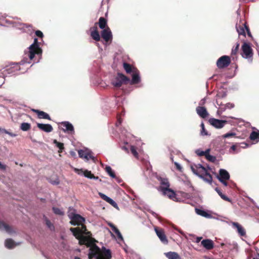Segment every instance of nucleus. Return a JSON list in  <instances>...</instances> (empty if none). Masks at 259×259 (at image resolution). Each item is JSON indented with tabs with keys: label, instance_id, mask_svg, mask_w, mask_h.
I'll use <instances>...</instances> for the list:
<instances>
[{
	"label": "nucleus",
	"instance_id": "nucleus-1",
	"mask_svg": "<svg viewBox=\"0 0 259 259\" xmlns=\"http://www.w3.org/2000/svg\"><path fill=\"white\" fill-rule=\"evenodd\" d=\"M84 221V218L77 214L70 221V223L72 225H80L81 226L71 228L70 230L78 240L80 244H84L90 247L88 255L89 258L93 259L94 257L95 259H110L111 258L110 250L103 247L102 251L95 244L94 240L90 237L91 232L88 231L86 227L83 225Z\"/></svg>",
	"mask_w": 259,
	"mask_h": 259
},
{
	"label": "nucleus",
	"instance_id": "nucleus-2",
	"mask_svg": "<svg viewBox=\"0 0 259 259\" xmlns=\"http://www.w3.org/2000/svg\"><path fill=\"white\" fill-rule=\"evenodd\" d=\"M41 53V50L40 49L37 44V39L35 38L34 39L33 43L28 48V51L25 52V57L23 60H22L19 64H16L13 68H14L15 70L17 71L20 70V67L19 65H24L25 63H30V62L25 60V59H27V57L29 58L30 60H31L34 58L35 54H40Z\"/></svg>",
	"mask_w": 259,
	"mask_h": 259
},
{
	"label": "nucleus",
	"instance_id": "nucleus-3",
	"mask_svg": "<svg viewBox=\"0 0 259 259\" xmlns=\"http://www.w3.org/2000/svg\"><path fill=\"white\" fill-rule=\"evenodd\" d=\"M191 168L194 174L198 176L204 181L208 183H211L212 180V176L208 172V170L201 164H192Z\"/></svg>",
	"mask_w": 259,
	"mask_h": 259
},
{
	"label": "nucleus",
	"instance_id": "nucleus-4",
	"mask_svg": "<svg viewBox=\"0 0 259 259\" xmlns=\"http://www.w3.org/2000/svg\"><path fill=\"white\" fill-rule=\"evenodd\" d=\"M130 81V79L122 73H118L111 81V84L116 88H120L122 84L126 83Z\"/></svg>",
	"mask_w": 259,
	"mask_h": 259
},
{
	"label": "nucleus",
	"instance_id": "nucleus-5",
	"mask_svg": "<svg viewBox=\"0 0 259 259\" xmlns=\"http://www.w3.org/2000/svg\"><path fill=\"white\" fill-rule=\"evenodd\" d=\"M236 29L239 36H240L241 35L245 36L246 32L249 37H252L249 28L246 26L245 22H243L241 21H240L239 23H237L236 25Z\"/></svg>",
	"mask_w": 259,
	"mask_h": 259
},
{
	"label": "nucleus",
	"instance_id": "nucleus-6",
	"mask_svg": "<svg viewBox=\"0 0 259 259\" xmlns=\"http://www.w3.org/2000/svg\"><path fill=\"white\" fill-rule=\"evenodd\" d=\"M242 57L247 59H251L253 56L252 49L249 44L244 42L241 47Z\"/></svg>",
	"mask_w": 259,
	"mask_h": 259
},
{
	"label": "nucleus",
	"instance_id": "nucleus-7",
	"mask_svg": "<svg viewBox=\"0 0 259 259\" xmlns=\"http://www.w3.org/2000/svg\"><path fill=\"white\" fill-rule=\"evenodd\" d=\"M78 153L79 156L85 161L92 160L93 161L95 162L96 160L95 157L93 155L92 152L89 149L85 148L79 150Z\"/></svg>",
	"mask_w": 259,
	"mask_h": 259
},
{
	"label": "nucleus",
	"instance_id": "nucleus-8",
	"mask_svg": "<svg viewBox=\"0 0 259 259\" xmlns=\"http://www.w3.org/2000/svg\"><path fill=\"white\" fill-rule=\"evenodd\" d=\"M230 58L228 56H223L220 57L217 62V65L219 68H224L228 67L230 64Z\"/></svg>",
	"mask_w": 259,
	"mask_h": 259
},
{
	"label": "nucleus",
	"instance_id": "nucleus-9",
	"mask_svg": "<svg viewBox=\"0 0 259 259\" xmlns=\"http://www.w3.org/2000/svg\"><path fill=\"white\" fill-rule=\"evenodd\" d=\"M74 170L78 175L83 176L85 177L90 179L98 180L99 179L98 177H95L93 174H92L91 171H89L87 169L74 168Z\"/></svg>",
	"mask_w": 259,
	"mask_h": 259
},
{
	"label": "nucleus",
	"instance_id": "nucleus-10",
	"mask_svg": "<svg viewBox=\"0 0 259 259\" xmlns=\"http://www.w3.org/2000/svg\"><path fill=\"white\" fill-rule=\"evenodd\" d=\"M209 123L217 128H221L228 122L226 120H220L214 118H211L209 119Z\"/></svg>",
	"mask_w": 259,
	"mask_h": 259
},
{
	"label": "nucleus",
	"instance_id": "nucleus-11",
	"mask_svg": "<svg viewBox=\"0 0 259 259\" xmlns=\"http://www.w3.org/2000/svg\"><path fill=\"white\" fill-rule=\"evenodd\" d=\"M61 126L62 130L65 133L72 134L74 132L73 126L68 121L62 122L61 123Z\"/></svg>",
	"mask_w": 259,
	"mask_h": 259
},
{
	"label": "nucleus",
	"instance_id": "nucleus-12",
	"mask_svg": "<svg viewBox=\"0 0 259 259\" xmlns=\"http://www.w3.org/2000/svg\"><path fill=\"white\" fill-rule=\"evenodd\" d=\"M101 36L106 42L111 40L112 34L110 28L107 27L106 29L103 30L101 32Z\"/></svg>",
	"mask_w": 259,
	"mask_h": 259
},
{
	"label": "nucleus",
	"instance_id": "nucleus-13",
	"mask_svg": "<svg viewBox=\"0 0 259 259\" xmlns=\"http://www.w3.org/2000/svg\"><path fill=\"white\" fill-rule=\"evenodd\" d=\"M154 230L160 241L164 244H167L168 240L164 231L162 229H158L157 227L154 228Z\"/></svg>",
	"mask_w": 259,
	"mask_h": 259
},
{
	"label": "nucleus",
	"instance_id": "nucleus-14",
	"mask_svg": "<svg viewBox=\"0 0 259 259\" xmlns=\"http://www.w3.org/2000/svg\"><path fill=\"white\" fill-rule=\"evenodd\" d=\"M164 195L168 196L170 199L172 200L178 201L179 200L177 198V195L175 192L171 189L168 188L161 191Z\"/></svg>",
	"mask_w": 259,
	"mask_h": 259
},
{
	"label": "nucleus",
	"instance_id": "nucleus-15",
	"mask_svg": "<svg viewBox=\"0 0 259 259\" xmlns=\"http://www.w3.org/2000/svg\"><path fill=\"white\" fill-rule=\"evenodd\" d=\"M196 111L197 114L202 118H205L208 115V113L204 107L199 106L196 108Z\"/></svg>",
	"mask_w": 259,
	"mask_h": 259
},
{
	"label": "nucleus",
	"instance_id": "nucleus-16",
	"mask_svg": "<svg viewBox=\"0 0 259 259\" xmlns=\"http://www.w3.org/2000/svg\"><path fill=\"white\" fill-rule=\"evenodd\" d=\"M232 226L237 229L238 233L241 236H244L246 235V232L244 229L239 223L236 222H232Z\"/></svg>",
	"mask_w": 259,
	"mask_h": 259
},
{
	"label": "nucleus",
	"instance_id": "nucleus-17",
	"mask_svg": "<svg viewBox=\"0 0 259 259\" xmlns=\"http://www.w3.org/2000/svg\"><path fill=\"white\" fill-rule=\"evenodd\" d=\"M159 181L160 183L159 191L161 192L164 190L169 188V183L167 179L160 178L159 179Z\"/></svg>",
	"mask_w": 259,
	"mask_h": 259
},
{
	"label": "nucleus",
	"instance_id": "nucleus-18",
	"mask_svg": "<svg viewBox=\"0 0 259 259\" xmlns=\"http://www.w3.org/2000/svg\"><path fill=\"white\" fill-rule=\"evenodd\" d=\"M37 126L41 131L47 133L51 132L53 131V127L50 124L37 123Z\"/></svg>",
	"mask_w": 259,
	"mask_h": 259
},
{
	"label": "nucleus",
	"instance_id": "nucleus-19",
	"mask_svg": "<svg viewBox=\"0 0 259 259\" xmlns=\"http://www.w3.org/2000/svg\"><path fill=\"white\" fill-rule=\"evenodd\" d=\"M201 245L206 249L210 250L213 248L214 243L210 239H204L201 242Z\"/></svg>",
	"mask_w": 259,
	"mask_h": 259
},
{
	"label": "nucleus",
	"instance_id": "nucleus-20",
	"mask_svg": "<svg viewBox=\"0 0 259 259\" xmlns=\"http://www.w3.org/2000/svg\"><path fill=\"white\" fill-rule=\"evenodd\" d=\"M218 178L219 180H228L230 179V175L226 170L221 169L219 171V175L218 176Z\"/></svg>",
	"mask_w": 259,
	"mask_h": 259
},
{
	"label": "nucleus",
	"instance_id": "nucleus-21",
	"mask_svg": "<svg viewBox=\"0 0 259 259\" xmlns=\"http://www.w3.org/2000/svg\"><path fill=\"white\" fill-rule=\"evenodd\" d=\"M168 259H182L180 255L176 252L169 251L164 253Z\"/></svg>",
	"mask_w": 259,
	"mask_h": 259
},
{
	"label": "nucleus",
	"instance_id": "nucleus-22",
	"mask_svg": "<svg viewBox=\"0 0 259 259\" xmlns=\"http://www.w3.org/2000/svg\"><path fill=\"white\" fill-rule=\"evenodd\" d=\"M91 35L92 37L96 41H99L100 40V36L99 33L97 31V26L91 28Z\"/></svg>",
	"mask_w": 259,
	"mask_h": 259
},
{
	"label": "nucleus",
	"instance_id": "nucleus-23",
	"mask_svg": "<svg viewBox=\"0 0 259 259\" xmlns=\"http://www.w3.org/2000/svg\"><path fill=\"white\" fill-rule=\"evenodd\" d=\"M133 73L132 79L131 81V83L136 84L139 83L140 81V77L139 71L137 69L136 70H133Z\"/></svg>",
	"mask_w": 259,
	"mask_h": 259
},
{
	"label": "nucleus",
	"instance_id": "nucleus-24",
	"mask_svg": "<svg viewBox=\"0 0 259 259\" xmlns=\"http://www.w3.org/2000/svg\"><path fill=\"white\" fill-rule=\"evenodd\" d=\"M33 111L36 113L37 115V116L40 119H47L49 120H51V118L49 115L42 111H39L38 110H33Z\"/></svg>",
	"mask_w": 259,
	"mask_h": 259
},
{
	"label": "nucleus",
	"instance_id": "nucleus-25",
	"mask_svg": "<svg viewBox=\"0 0 259 259\" xmlns=\"http://www.w3.org/2000/svg\"><path fill=\"white\" fill-rule=\"evenodd\" d=\"M108 225L111 228L112 231L117 235L118 239L121 241H123V237L119 230L111 223H108Z\"/></svg>",
	"mask_w": 259,
	"mask_h": 259
},
{
	"label": "nucleus",
	"instance_id": "nucleus-26",
	"mask_svg": "<svg viewBox=\"0 0 259 259\" xmlns=\"http://www.w3.org/2000/svg\"><path fill=\"white\" fill-rule=\"evenodd\" d=\"M101 196L104 200L110 203L113 207L117 208V203L112 199L103 194H101Z\"/></svg>",
	"mask_w": 259,
	"mask_h": 259
},
{
	"label": "nucleus",
	"instance_id": "nucleus-27",
	"mask_svg": "<svg viewBox=\"0 0 259 259\" xmlns=\"http://www.w3.org/2000/svg\"><path fill=\"white\" fill-rule=\"evenodd\" d=\"M105 170L111 178H115L118 183L120 182V179L116 177L114 172L110 166H106L105 167Z\"/></svg>",
	"mask_w": 259,
	"mask_h": 259
},
{
	"label": "nucleus",
	"instance_id": "nucleus-28",
	"mask_svg": "<svg viewBox=\"0 0 259 259\" xmlns=\"http://www.w3.org/2000/svg\"><path fill=\"white\" fill-rule=\"evenodd\" d=\"M19 243H16L12 239H8L5 240V246L9 249L13 248L17 246Z\"/></svg>",
	"mask_w": 259,
	"mask_h": 259
},
{
	"label": "nucleus",
	"instance_id": "nucleus-29",
	"mask_svg": "<svg viewBox=\"0 0 259 259\" xmlns=\"http://www.w3.org/2000/svg\"><path fill=\"white\" fill-rule=\"evenodd\" d=\"M249 138L251 140L258 142L259 141V131L256 130V131L252 132L250 135Z\"/></svg>",
	"mask_w": 259,
	"mask_h": 259
},
{
	"label": "nucleus",
	"instance_id": "nucleus-30",
	"mask_svg": "<svg viewBox=\"0 0 259 259\" xmlns=\"http://www.w3.org/2000/svg\"><path fill=\"white\" fill-rule=\"evenodd\" d=\"M195 210L196 213L199 215H201L202 217H205L207 218H209L211 217L210 214H209L206 211H205L203 209L196 208Z\"/></svg>",
	"mask_w": 259,
	"mask_h": 259
},
{
	"label": "nucleus",
	"instance_id": "nucleus-31",
	"mask_svg": "<svg viewBox=\"0 0 259 259\" xmlns=\"http://www.w3.org/2000/svg\"><path fill=\"white\" fill-rule=\"evenodd\" d=\"M99 26L100 29H104L107 26V21L104 17H100L99 20Z\"/></svg>",
	"mask_w": 259,
	"mask_h": 259
},
{
	"label": "nucleus",
	"instance_id": "nucleus-32",
	"mask_svg": "<svg viewBox=\"0 0 259 259\" xmlns=\"http://www.w3.org/2000/svg\"><path fill=\"white\" fill-rule=\"evenodd\" d=\"M123 66L125 71L128 73L133 72V70H137L135 68H132L131 65L127 63H123Z\"/></svg>",
	"mask_w": 259,
	"mask_h": 259
},
{
	"label": "nucleus",
	"instance_id": "nucleus-33",
	"mask_svg": "<svg viewBox=\"0 0 259 259\" xmlns=\"http://www.w3.org/2000/svg\"><path fill=\"white\" fill-rule=\"evenodd\" d=\"M0 229L5 230L8 233L11 232V227L3 222H0Z\"/></svg>",
	"mask_w": 259,
	"mask_h": 259
},
{
	"label": "nucleus",
	"instance_id": "nucleus-34",
	"mask_svg": "<svg viewBox=\"0 0 259 259\" xmlns=\"http://www.w3.org/2000/svg\"><path fill=\"white\" fill-rule=\"evenodd\" d=\"M31 128V125L30 123L27 122H23L21 123L20 126V129L23 131H27Z\"/></svg>",
	"mask_w": 259,
	"mask_h": 259
},
{
	"label": "nucleus",
	"instance_id": "nucleus-35",
	"mask_svg": "<svg viewBox=\"0 0 259 259\" xmlns=\"http://www.w3.org/2000/svg\"><path fill=\"white\" fill-rule=\"evenodd\" d=\"M53 143L59 149V152L61 153L62 152V150L64 149V145L62 143L58 142L56 140H54Z\"/></svg>",
	"mask_w": 259,
	"mask_h": 259
},
{
	"label": "nucleus",
	"instance_id": "nucleus-36",
	"mask_svg": "<svg viewBox=\"0 0 259 259\" xmlns=\"http://www.w3.org/2000/svg\"><path fill=\"white\" fill-rule=\"evenodd\" d=\"M209 151H210L209 149H207L204 151L201 150V149H197L196 150V153L199 156H205L206 154L208 152H209Z\"/></svg>",
	"mask_w": 259,
	"mask_h": 259
},
{
	"label": "nucleus",
	"instance_id": "nucleus-37",
	"mask_svg": "<svg viewBox=\"0 0 259 259\" xmlns=\"http://www.w3.org/2000/svg\"><path fill=\"white\" fill-rule=\"evenodd\" d=\"M77 214H76L75 212L74 209L69 208V209L68 212V216L69 218L70 219V220H71L73 218H74V217L75 215H76Z\"/></svg>",
	"mask_w": 259,
	"mask_h": 259
},
{
	"label": "nucleus",
	"instance_id": "nucleus-38",
	"mask_svg": "<svg viewBox=\"0 0 259 259\" xmlns=\"http://www.w3.org/2000/svg\"><path fill=\"white\" fill-rule=\"evenodd\" d=\"M53 210L54 212L56 214L63 215L64 214L63 211H62L61 209H60L58 208L54 207H53Z\"/></svg>",
	"mask_w": 259,
	"mask_h": 259
},
{
	"label": "nucleus",
	"instance_id": "nucleus-39",
	"mask_svg": "<svg viewBox=\"0 0 259 259\" xmlns=\"http://www.w3.org/2000/svg\"><path fill=\"white\" fill-rule=\"evenodd\" d=\"M205 157L206 158V159L207 160H208L209 161H211V162H214L216 160V158L215 156H213L212 155H211L209 154V152H208L206 155H205Z\"/></svg>",
	"mask_w": 259,
	"mask_h": 259
},
{
	"label": "nucleus",
	"instance_id": "nucleus-40",
	"mask_svg": "<svg viewBox=\"0 0 259 259\" xmlns=\"http://www.w3.org/2000/svg\"><path fill=\"white\" fill-rule=\"evenodd\" d=\"M200 126L201 127V135H202V136L208 135V133H207V131H206V130L205 129L204 124L203 122H201V123L200 124Z\"/></svg>",
	"mask_w": 259,
	"mask_h": 259
},
{
	"label": "nucleus",
	"instance_id": "nucleus-41",
	"mask_svg": "<svg viewBox=\"0 0 259 259\" xmlns=\"http://www.w3.org/2000/svg\"><path fill=\"white\" fill-rule=\"evenodd\" d=\"M131 152L132 153V154L134 155V156L135 157H136V158L138 157V153L135 146H132L131 147Z\"/></svg>",
	"mask_w": 259,
	"mask_h": 259
},
{
	"label": "nucleus",
	"instance_id": "nucleus-42",
	"mask_svg": "<svg viewBox=\"0 0 259 259\" xmlns=\"http://www.w3.org/2000/svg\"><path fill=\"white\" fill-rule=\"evenodd\" d=\"M46 225L48 227V228H49L51 230H54V226L51 223V222L49 220H48V219H46Z\"/></svg>",
	"mask_w": 259,
	"mask_h": 259
},
{
	"label": "nucleus",
	"instance_id": "nucleus-43",
	"mask_svg": "<svg viewBox=\"0 0 259 259\" xmlns=\"http://www.w3.org/2000/svg\"><path fill=\"white\" fill-rule=\"evenodd\" d=\"M236 135L235 133H228L223 136V138H228L232 137H234Z\"/></svg>",
	"mask_w": 259,
	"mask_h": 259
},
{
	"label": "nucleus",
	"instance_id": "nucleus-44",
	"mask_svg": "<svg viewBox=\"0 0 259 259\" xmlns=\"http://www.w3.org/2000/svg\"><path fill=\"white\" fill-rule=\"evenodd\" d=\"M239 47V44L237 43L236 46L235 48H233L232 50V55H235L237 52Z\"/></svg>",
	"mask_w": 259,
	"mask_h": 259
},
{
	"label": "nucleus",
	"instance_id": "nucleus-45",
	"mask_svg": "<svg viewBox=\"0 0 259 259\" xmlns=\"http://www.w3.org/2000/svg\"><path fill=\"white\" fill-rule=\"evenodd\" d=\"M226 95L227 94L226 92L221 93L220 92L217 94V97L220 98H223L225 97Z\"/></svg>",
	"mask_w": 259,
	"mask_h": 259
},
{
	"label": "nucleus",
	"instance_id": "nucleus-46",
	"mask_svg": "<svg viewBox=\"0 0 259 259\" xmlns=\"http://www.w3.org/2000/svg\"><path fill=\"white\" fill-rule=\"evenodd\" d=\"M235 105L233 103H228L225 105V107L228 109H232L234 107Z\"/></svg>",
	"mask_w": 259,
	"mask_h": 259
},
{
	"label": "nucleus",
	"instance_id": "nucleus-47",
	"mask_svg": "<svg viewBox=\"0 0 259 259\" xmlns=\"http://www.w3.org/2000/svg\"><path fill=\"white\" fill-rule=\"evenodd\" d=\"M3 131H4V132L7 134H8L9 135H10V136L12 137H15L17 136L16 134H13V133H10L8 131H7V130L4 129L3 130Z\"/></svg>",
	"mask_w": 259,
	"mask_h": 259
},
{
	"label": "nucleus",
	"instance_id": "nucleus-48",
	"mask_svg": "<svg viewBox=\"0 0 259 259\" xmlns=\"http://www.w3.org/2000/svg\"><path fill=\"white\" fill-rule=\"evenodd\" d=\"M121 122H122V120H121L120 117L119 115H118L117 116V121L116 123V125L117 126H119L121 123Z\"/></svg>",
	"mask_w": 259,
	"mask_h": 259
},
{
	"label": "nucleus",
	"instance_id": "nucleus-49",
	"mask_svg": "<svg viewBox=\"0 0 259 259\" xmlns=\"http://www.w3.org/2000/svg\"><path fill=\"white\" fill-rule=\"evenodd\" d=\"M174 164H175V165H176V168H177L178 170H180V171H181V170H182V166H181V165H180L179 163H178V162H174Z\"/></svg>",
	"mask_w": 259,
	"mask_h": 259
},
{
	"label": "nucleus",
	"instance_id": "nucleus-50",
	"mask_svg": "<svg viewBox=\"0 0 259 259\" xmlns=\"http://www.w3.org/2000/svg\"><path fill=\"white\" fill-rule=\"evenodd\" d=\"M35 34L38 36V37H42L43 36V33H42L41 31H40V30H37L35 31Z\"/></svg>",
	"mask_w": 259,
	"mask_h": 259
},
{
	"label": "nucleus",
	"instance_id": "nucleus-51",
	"mask_svg": "<svg viewBox=\"0 0 259 259\" xmlns=\"http://www.w3.org/2000/svg\"><path fill=\"white\" fill-rule=\"evenodd\" d=\"M206 102V98H204L200 100V101L199 103V105L200 106H203L205 104Z\"/></svg>",
	"mask_w": 259,
	"mask_h": 259
},
{
	"label": "nucleus",
	"instance_id": "nucleus-52",
	"mask_svg": "<svg viewBox=\"0 0 259 259\" xmlns=\"http://www.w3.org/2000/svg\"><path fill=\"white\" fill-rule=\"evenodd\" d=\"M221 197L223 199H224V200H226V201H229V202H230V201H231L230 199V198H229L228 197H227L226 195H224V194H223L222 195H221Z\"/></svg>",
	"mask_w": 259,
	"mask_h": 259
},
{
	"label": "nucleus",
	"instance_id": "nucleus-53",
	"mask_svg": "<svg viewBox=\"0 0 259 259\" xmlns=\"http://www.w3.org/2000/svg\"><path fill=\"white\" fill-rule=\"evenodd\" d=\"M215 190L217 192L218 194L220 196V197L221 196V195L223 194L219 188H216Z\"/></svg>",
	"mask_w": 259,
	"mask_h": 259
},
{
	"label": "nucleus",
	"instance_id": "nucleus-54",
	"mask_svg": "<svg viewBox=\"0 0 259 259\" xmlns=\"http://www.w3.org/2000/svg\"><path fill=\"white\" fill-rule=\"evenodd\" d=\"M226 180H220V181L222 182L223 185L225 186H227V182L226 181Z\"/></svg>",
	"mask_w": 259,
	"mask_h": 259
},
{
	"label": "nucleus",
	"instance_id": "nucleus-55",
	"mask_svg": "<svg viewBox=\"0 0 259 259\" xmlns=\"http://www.w3.org/2000/svg\"><path fill=\"white\" fill-rule=\"evenodd\" d=\"M201 239H202V237H197L196 238L195 242L199 243L201 241Z\"/></svg>",
	"mask_w": 259,
	"mask_h": 259
},
{
	"label": "nucleus",
	"instance_id": "nucleus-56",
	"mask_svg": "<svg viewBox=\"0 0 259 259\" xmlns=\"http://www.w3.org/2000/svg\"><path fill=\"white\" fill-rule=\"evenodd\" d=\"M0 168L2 169H5L6 166L0 162Z\"/></svg>",
	"mask_w": 259,
	"mask_h": 259
},
{
	"label": "nucleus",
	"instance_id": "nucleus-57",
	"mask_svg": "<svg viewBox=\"0 0 259 259\" xmlns=\"http://www.w3.org/2000/svg\"><path fill=\"white\" fill-rule=\"evenodd\" d=\"M70 155H71L72 156H73V157H75V156H76V153H75V152L74 151H71L70 152Z\"/></svg>",
	"mask_w": 259,
	"mask_h": 259
},
{
	"label": "nucleus",
	"instance_id": "nucleus-58",
	"mask_svg": "<svg viewBox=\"0 0 259 259\" xmlns=\"http://www.w3.org/2000/svg\"><path fill=\"white\" fill-rule=\"evenodd\" d=\"M223 113L222 111L220 110L219 109L218 110L217 112V114L218 115L220 116Z\"/></svg>",
	"mask_w": 259,
	"mask_h": 259
},
{
	"label": "nucleus",
	"instance_id": "nucleus-59",
	"mask_svg": "<svg viewBox=\"0 0 259 259\" xmlns=\"http://www.w3.org/2000/svg\"><path fill=\"white\" fill-rule=\"evenodd\" d=\"M219 109L222 111V112L223 113L226 110V108L225 107L224 108H219Z\"/></svg>",
	"mask_w": 259,
	"mask_h": 259
},
{
	"label": "nucleus",
	"instance_id": "nucleus-60",
	"mask_svg": "<svg viewBox=\"0 0 259 259\" xmlns=\"http://www.w3.org/2000/svg\"><path fill=\"white\" fill-rule=\"evenodd\" d=\"M253 259H259V254H257V255H256L253 258Z\"/></svg>",
	"mask_w": 259,
	"mask_h": 259
},
{
	"label": "nucleus",
	"instance_id": "nucleus-61",
	"mask_svg": "<svg viewBox=\"0 0 259 259\" xmlns=\"http://www.w3.org/2000/svg\"><path fill=\"white\" fill-rule=\"evenodd\" d=\"M152 215L155 217H157V214L156 213L154 212H152Z\"/></svg>",
	"mask_w": 259,
	"mask_h": 259
},
{
	"label": "nucleus",
	"instance_id": "nucleus-62",
	"mask_svg": "<svg viewBox=\"0 0 259 259\" xmlns=\"http://www.w3.org/2000/svg\"><path fill=\"white\" fill-rule=\"evenodd\" d=\"M231 148L233 150H235L236 149V146L235 145H233V146H231Z\"/></svg>",
	"mask_w": 259,
	"mask_h": 259
},
{
	"label": "nucleus",
	"instance_id": "nucleus-63",
	"mask_svg": "<svg viewBox=\"0 0 259 259\" xmlns=\"http://www.w3.org/2000/svg\"><path fill=\"white\" fill-rule=\"evenodd\" d=\"M228 118H232V119H236L235 117H232V116L228 117Z\"/></svg>",
	"mask_w": 259,
	"mask_h": 259
},
{
	"label": "nucleus",
	"instance_id": "nucleus-64",
	"mask_svg": "<svg viewBox=\"0 0 259 259\" xmlns=\"http://www.w3.org/2000/svg\"><path fill=\"white\" fill-rule=\"evenodd\" d=\"M74 259H80V258L79 257H78V256H75L74 257Z\"/></svg>",
	"mask_w": 259,
	"mask_h": 259
}]
</instances>
